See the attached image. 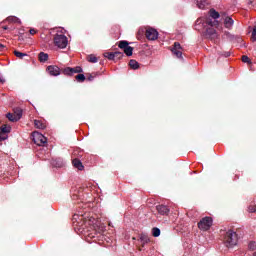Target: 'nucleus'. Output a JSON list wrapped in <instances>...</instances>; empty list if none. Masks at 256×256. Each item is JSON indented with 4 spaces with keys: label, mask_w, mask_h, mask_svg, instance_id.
<instances>
[{
    "label": "nucleus",
    "mask_w": 256,
    "mask_h": 256,
    "mask_svg": "<svg viewBox=\"0 0 256 256\" xmlns=\"http://www.w3.org/2000/svg\"><path fill=\"white\" fill-rule=\"evenodd\" d=\"M202 27H207L206 33H205V37L207 39H211V41H215V39H217L219 37V35L217 34V30L213 28V27H217V26L207 25L203 18L197 19L196 24H195V29L197 31H201Z\"/></svg>",
    "instance_id": "obj_1"
},
{
    "label": "nucleus",
    "mask_w": 256,
    "mask_h": 256,
    "mask_svg": "<svg viewBox=\"0 0 256 256\" xmlns=\"http://www.w3.org/2000/svg\"><path fill=\"white\" fill-rule=\"evenodd\" d=\"M87 225L90 226V229H93L96 231V233H105L106 226L105 224L99 222L95 218H89L84 221V226L87 227Z\"/></svg>",
    "instance_id": "obj_2"
},
{
    "label": "nucleus",
    "mask_w": 256,
    "mask_h": 256,
    "mask_svg": "<svg viewBox=\"0 0 256 256\" xmlns=\"http://www.w3.org/2000/svg\"><path fill=\"white\" fill-rule=\"evenodd\" d=\"M209 15L210 17L206 18L204 20V23H206V25H208L209 27H219V21H217V19L221 17V14H219L217 10L211 9L209 11Z\"/></svg>",
    "instance_id": "obj_3"
},
{
    "label": "nucleus",
    "mask_w": 256,
    "mask_h": 256,
    "mask_svg": "<svg viewBox=\"0 0 256 256\" xmlns=\"http://www.w3.org/2000/svg\"><path fill=\"white\" fill-rule=\"evenodd\" d=\"M237 241H239V238L237 237V232H234L233 230H229L228 232H226V247H235V245H237Z\"/></svg>",
    "instance_id": "obj_4"
},
{
    "label": "nucleus",
    "mask_w": 256,
    "mask_h": 256,
    "mask_svg": "<svg viewBox=\"0 0 256 256\" xmlns=\"http://www.w3.org/2000/svg\"><path fill=\"white\" fill-rule=\"evenodd\" d=\"M69 43L67 36L63 34H57L54 37V45L58 47L59 49H65L67 47V44Z\"/></svg>",
    "instance_id": "obj_5"
},
{
    "label": "nucleus",
    "mask_w": 256,
    "mask_h": 256,
    "mask_svg": "<svg viewBox=\"0 0 256 256\" xmlns=\"http://www.w3.org/2000/svg\"><path fill=\"white\" fill-rule=\"evenodd\" d=\"M211 225H213V218L204 217L198 222V229L201 231H209V229H211Z\"/></svg>",
    "instance_id": "obj_6"
},
{
    "label": "nucleus",
    "mask_w": 256,
    "mask_h": 256,
    "mask_svg": "<svg viewBox=\"0 0 256 256\" xmlns=\"http://www.w3.org/2000/svg\"><path fill=\"white\" fill-rule=\"evenodd\" d=\"M32 138L35 145H38L39 147H43V145L47 144V137L39 132L32 133Z\"/></svg>",
    "instance_id": "obj_7"
},
{
    "label": "nucleus",
    "mask_w": 256,
    "mask_h": 256,
    "mask_svg": "<svg viewBox=\"0 0 256 256\" xmlns=\"http://www.w3.org/2000/svg\"><path fill=\"white\" fill-rule=\"evenodd\" d=\"M118 47L120 49H123L125 55H127V57H131V55H133V47L129 46V42L127 41H120Z\"/></svg>",
    "instance_id": "obj_8"
},
{
    "label": "nucleus",
    "mask_w": 256,
    "mask_h": 256,
    "mask_svg": "<svg viewBox=\"0 0 256 256\" xmlns=\"http://www.w3.org/2000/svg\"><path fill=\"white\" fill-rule=\"evenodd\" d=\"M146 38L149 41H157L159 39V32L155 28H148L146 30Z\"/></svg>",
    "instance_id": "obj_9"
},
{
    "label": "nucleus",
    "mask_w": 256,
    "mask_h": 256,
    "mask_svg": "<svg viewBox=\"0 0 256 256\" xmlns=\"http://www.w3.org/2000/svg\"><path fill=\"white\" fill-rule=\"evenodd\" d=\"M173 55H175L178 59L183 58V48L179 42H175L173 48L171 49Z\"/></svg>",
    "instance_id": "obj_10"
},
{
    "label": "nucleus",
    "mask_w": 256,
    "mask_h": 256,
    "mask_svg": "<svg viewBox=\"0 0 256 256\" xmlns=\"http://www.w3.org/2000/svg\"><path fill=\"white\" fill-rule=\"evenodd\" d=\"M64 75H75V73H83V68L77 66L75 68L67 67L63 70Z\"/></svg>",
    "instance_id": "obj_11"
},
{
    "label": "nucleus",
    "mask_w": 256,
    "mask_h": 256,
    "mask_svg": "<svg viewBox=\"0 0 256 256\" xmlns=\"http://www.w3.org/2000/svg\"><path fill=\"white\" fill-rule=\"evenodd\" d=\"M47 71L49 75H52L53 77L61 75V69L58 66H48Z\"/></svg>",
    "instance_id": "obj_12"
},
{
    "label": "nucleus",
    "mask_w": 256,
    "mask_h": 256,
    "mask_svg": "<svg viewBox=\"0 0 256 256\" xmlns=\"http://www.w3.org/2000/svg\"><path fill=\"white\" fill-rule=\"evenodd\" d=\"M105 57L107 59H109L110 61H113L114 59H121V57H123V53L122 52H110V53H106Z\"/></svg>",
    "instance_id": "obj_13"
},
{
    "label": "nucleus",
    "mask_w": 256,
    "mask_h": 256,
    "mask_svg": "<svg viewBox=\"0 0 256 256\" xmlns=\"http://www.w3.org/2000/svg\"><path fill=\"white\" fill-rule=\"evenodd\" d=\"M235 21L230 16L224 18V26L226 29H232Z\"/></svg>",
    "instance_id": "obj_14"
},
{
    "label": "nucleus",
    "mask_w": 256,
    "mask_h": 256,
    "mask_svg": "<svg viewBox=\"0 0 256 256\" xmlns=\"http://www.w3.org/2000/svg\"><path fill=\"white\" fill-rule=\"evenodd\" d=\"M156 209L159 215H169V208L165 205H158Z\"/></svg>",
    "instance_id": "obj_15"
},
{
    "label": "nucleus",
    "mask_w": 256,
    "mask_h": 256,
    "mask_svg": "<svg viewBox=\"0 0 256 256\" xmlns=\"http://www.w3.org/2000/svg\"><path fill=\"white\" fill-rule=\"evenodd\" d=\"M72 163H73V166H74L78 171H83L84 166H83V163H81V160H79V159H74V160L72 161Z\"/></svg>",
    "instance_id": "obj_16"
},
{
    "label": "nucleus",
    "mask_w": 256,
    "mask_h": 256,
    "mask_svg": "<svg viewBox=\"0 0 256 256\" xmlns=\"http://www.w3.org/2000/svg\"><path fill=\"white\" fill-rule=\"evenodd\" d=\"M196 5L198 9H205L209 5V2L207 0H196Z\"/></svg>",
    "instance_id": "obj_17"
},
{
    "label": "nucleus",
    "mask_w": 256,
    "mask_h": 256,
    "mask_svg": "<svg viewBox=\"0 0 256 256\" xmlns=\"http://www.w3.org/2000/svg\"><path fill=\"white\" fill-rule=\"evenodd\" d=\"M38 57H39L40 63H45L49 59V54L45 52H40Z\"/></svg>",
    "instance_id": "obj_18"
},
{
    "label": "nucleus",
    "mask_w": 256,
    "mask_h": 256,
    "mask_svg": "<svg viewBox=\"0 0 256 256\" xmlns=\"http://www.w3.org/2000/svg\"><path fill=\"white\" fill-rule=\"evenodd\" d=\"M19 117L20 115L15 116V114H12V113L7 114V119H9V121H12L13 123L19 121Z\"/></svg>",
    "instance_id": "obj_19"
},
{
    "label": "nucleus",
    "mask_w": 256,
    "mask_h": 256,
    "mask_svg": "<svg viewBox=\"0 0 256 256\" xmlns=\"http://www.w3.org/2000/svg\"><path fill=\"white\" fill-rule=\"evenodd\" d=\"M7 21H9V23H19L21 24V20L15 16H9L7 18Z\"/></svg>",
    "instance_id": "obj_20"
},
{
    "label": "nucleus",
    "mask_w": 256,
    "mask_h": 256,
    "mask_svg": "<svg viewBox=\"0 0 256 256\" xmlns=\"http://www.w3.org/2000/svg\"><path fill=\"white\" fill-rule=\"evenodd\" d=\"M129 66L131 67V69H139V62H137L136 60H130Z\"/></svg>",
    "instance_id": "obj_21"
},
{
    "label": "nucleus",
    "mask_w": 256,
    "mask_h": 256,
    "mask_svg": "<svg viewBox=\"0 0 256 256\" xmlns=\"http://www.w3.org/2000/svg\"><path fill=\"white\" fill-rule=\"evenodd\" d=\"M152 235L153 237H159V235H161V230L157 227L152 228Z\"/></svg>",
    "instance_id": "obj_22"
},
{
    "label": "nucleus",
    "mask_w": 256,
    "mask_h": 256,
    "mask_svg": "<svg viewBox=\"0 0 256 256\" xmlns=\"http://www.w3.org/2000/svg\"><path fill=\"white\" fill-rule=\"evenodd\" d=\"M34 125H35V127H37V129H43L45 127V124H43V122H41L39 120H35Z\"/></svg>",
    "instance_id": "obj_23"
},
{
    "label": "nucleus",
    "mask_w": 256,
    "mask_h": 256,
    "mask_svg": "<svg viewBox=\"0 0 256 256\" xmlns=\"http://www.w3.org/2000/svg\"><path fill=\"white\" fill-rule=\"evenodd\" d=\"M14 55L18 57V59H23V57H27V54L19 52L17 50L14 51Z\"/></svg>",
    "instance_id": "obj_24"
},
{
    "label": "nucleus",
    "mask_w": 256,
    "mask_h": 256,
    "mask_svg": "<svg viewBox=\"0 0 256 256\" xmlns=\"http://www.w3.org/2000/svg\"><path fill=\"white\" fill-rule=\"evenodd\" d=\"M14 115H15V117H17V116H19V119H21V117H23V110H21L20 108H16L15 110H14Z\"/></svg>",
    "instance_id": "obj_25"
},
{
    "label": "nucleus",
    "mask_w": 256,
    "mask_h": 256,
    "mask_svg": "<svg viewBox=\"0 0 256 256\" xmlns=\"http://www.w3.org/2000/svg\"><path fill=\"white\" fill-rule=\"evenodd\" d=\"M1 133H11V128L7 125L1 127Z\"/></svg>",
    "instance_id": "obj_26"
},
{
    "label": "nucleus",
    "mask_w": 256,
    "mask_h": 256,
    "mask_svg": "<svg viewBox=\"0 0 256 256\" xmlns=\"http://www.w3.org/2000/svg\"><path fill=\"white\" fill-rule=\"evenodd\" d=\"M76 81H78L79 83H83V81H85V75L84 74L76 75Z\"/></svg>",
    "instance_id": "obj_27"
},
{
    "label": "nucleus",
    "mask_w": 256,
    "mask_h": 256,
    "mask_svg": "<svg viewBox=\"0 0 256 256\" xmlns=\"http://www.w3.org/2000/svg\"><path fill=\"white\" fill-rule=\"evenodd\" d=\"M89 63H97L98 59L95 55L88 56Z\"/></svg>",
    "instance_id": "obj_28"
},
{
    "label": "nucleus",
    "mask_w": 256,
    "mask_h": 256,
    "mask_svg": "<svg viewBox=\"0 0 256 256\" xmlns=\"http://www.w3.org/2000/svg\"><path fill=\"white\" fill-rule=\"evenodd\" d=\"M246 3L249 9H253V7H255V0H246Z\"/></svg>",
    "instance_id": "obj_29"
},
{
    "label": "nucleus",
    "mask_w": 256,
    "mask_h": 256,
    "mask_svg": "<svg viewBox=\"0 0 256 256\" xmlns=\"http://www.w3.org/2000/svg\"><path fill=\"white\" fill-rule=\"evenodd\" d=\"M140 240L143 242V243H149V237H147V235L145 234H142L140 236Z\"/></svg>",
    "instance_id": "obj_30"
},
{
    "label": "nucleus",
    "mask_w": 256,
    "mask_h": 256,
    "mask_svg": "<svg viewBox=\"0 0 256 256\" xmlns=\"http://www.w3.org/2000/svg\"><path fill=\"white\" fill-rule=\"evenodd\" d=\"M251 40L253 43L256 41V26L253 28Z\"/></svg>",
    "instance_id": "obj_31"
},
{
    "label": "nucleus",
    "mask_w": 256,
    "mask_h": 256,
    "mask_svg": "<svg viewBox=\"0 0 256 256\" xmlns=\"http://www.w3.org/2000/svg\"><path fill=\"white\" fill-rule=\"evenodd\" d=\"M95 77H97V73L89 74V76L87 77V80L88 81H93V79H95Z\"/></svg>",
    "instance_id": "obj_32"
},
{
    "label": "nucleus",
    "mask_w": 256,
    "mask_h": 256,
    "mask_svg": "<svg viewBox=\"0 0 256 256\" xmlns=\"http://www.w3.org/2000/svg\"><path fill=\"white\" fill-rule=\"evenodd\" d=\"M242 62L243 63H251V60L249 59V56H242Z\"/></svg>",
    "instance_id": "obj_33"
},
{
    "label": "nucleus",
    "mask_w": 256,
    "mask_h": 256,
    "mask_svg": "<svg viewBox=\"0 0 256 256\" xmlns=\"http://www.w3.org/2000/svg\"><path fill=\"white\" fill-rule=\"evenodd\" d=\"M249 249H251L252 251H255L256 249V243L255 242H250L248 245Z\"/></svg>",
    "instance_id": "obj_34"
},
{
    "label": "nucleus",
    "mask_w": 256,
    "mask_h": 256,
    "mask_svg": "<svg viewBox=\"0 0 256 256\" xmlns=\"http://www.w3.org/2000/svg\"><path fill=\"white\" fill-rule=\"evenodd\" d=\"M248 211H249V213H255L256 212V206H249Z\"/></svg>",
    "instance_id": "obj_35"
},
{
    "label": "nucleus",
    "mask_w": 256,
    "mask_h": 256,
    "mask_svg": "<svg viewBox=\"0 0 256 256\" xmlns=\"http://www.w3.org/2000/svg\"><path fill=\"white\" fill-rule=\"evenodd\" d=\"M7 139V136H3L2 133H0V141H5Z\"/></svg>",
    "instance_id": "obj_36"
},
{
    "label": "nucleus",
    "mask_w": 256,
    "mask_h": 256,
    "mask_svg": "<svg viewBox=\"0 0 256 256\" xmlns=\"http://www.w3.org/2000/svg\"><path fill=\"white\" fill-rule=\"evenodd\" d=\"M35 33H37L35 29H30V35H35Z\"/></svg>",
    "instance_id": "obj_37"
},
{
    "label": "nucleus",
    "mask_w": 256,
    "mask_h": 256,
    "mask_svg": "<svg viewBox=\"0 0 256 256\" xmlns=\"http://www.w3.org/2000/svg\"><path fill=\"white\" fill-rule=\"evenodd\" d=\"M4 82H5V79L0 77V83H4Z\"/></svg>",
    "instance_id": "obj_38"
},
{
    "label": "nucleus",
    "mask_w": 256,
    "mask_h": 256,
    "mask_svg": "<svg viewBox=\"0 0 256 256\" xmlns=\"http://www.w3.org/2000/svg\"><path fill=\"white\" fill-rule=\"evenodd\" d=\"M78 217H79V216H78L77 214H75L74 217H73V219H74V220H77Z\"/></svg>",
    "instance_id": "obj_39"
},
{
    "label": "nucleus",
    "mask_w": 256,
    "mask_h": 256,
    "mask_svg": "<svg viewBox=\"0 0 256 256\" xmlns=\"http://www.w3.org/2000/svg\"><path fill=\"white\" fill-rule=\"evenodd\" d=\"M82 220H83V214H80L79 221H82Z\"/></svg>",
    "instance_id": "obj_40"
},
{
    "label": "nucleus",
    "mask_w": 256,
    "mask_h": 256,
    "mask_svg": "<svg viewBox=\"0 0 256 256\" xmlns=\"http://www.w3.org/2000/svg\"><path fill=\"white\" fill-rule=\"evenodd\" d=\"M5 46L3 44H0V49H3Z\"/></svg>",
    "instance_id": "obj_41"
},
{
    "label": "nucleus",
    "mask_w": 256,
    "mask_h": 256,
    "mask_svg": "<svg viewBox=\"0 0 256 256\" xmlns=\"http://www.w3.org/2000/svg\"><path fill=\"white\" fill-rule=\"evenodd\" d=\"M229 55H230L229 53H226V57H229Z\"/></svg>",
    "instance_id": "obj_42"
},
{
    "label": "nucleus",
    "mask_w": 256,
    "mask_h": 256,
    "mask_svg": "<svg viewBox=\"0 0 256 256\" xmlns=\"http://www.w3.org/2000/svg\"><path fill=\"white\" fill-rule=\"evenodd\" d=\"M253 256H256V252L254 253V255Z\"/></svg>",
    "instance_id": "obj_43"
},
{
    "label": "nucleus",
    "mask_w": 256,
    "mask_h": 256,
    "mask_svg": "<svg viewBox=\"0 0 256 256\" xmlns=\"http://www.w3.org/2000/svg\"><path fill=\"white\" fill-rule=\"evenodd\" d=\"M4 29H7V27H4Z\"/></svg>",
    "instance_id": "obj_44"
}]
</instances>
